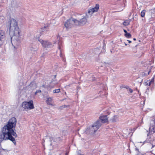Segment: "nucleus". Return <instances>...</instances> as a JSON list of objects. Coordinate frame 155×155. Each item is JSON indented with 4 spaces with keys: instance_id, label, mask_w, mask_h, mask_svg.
<instances>
[{
    "instance_id": "obj_32",
    "label": "nucleus",
    "mask_w": 155,
    "mask_h": 155,
    "mask_svg": "<svg viewBox=\"0 0 155 155\" xmlns=\"http://www.w3.org/2000/svg\"><path fill=\"white\" fill-rule=\"evenodd\" d=\"M133 40H134V41H136V38H134L133 39Z\"/></svg>"
},
{
    "instance_id": "obj_22",
    "label": "nucleus",
    "mask_w": 155,
    "mask_h": 155,
    "mask_svg": "<svg viewBox=\"0 0 155 155\" xmlns=\"http://www.w3.org/2000/svg\"><path fill=\"white\" fill-rule=\"evenodd\" d=\"M136 153H138V154L137 155H142L141 153L139 151V150L137 149H136Z\"/></svg>"
},
{
    "instance_id": "obj_30",
    "label": "nucleus",
    "mask_w": 155,
    "mask_h": 155,
    "mask_svg": "<svg viewBox=\"0 0 155 155\" xmlns=\"http://www.w3.org/2000/svg\"><path fill=\"white\" fill-rule=\"evenodd\" d=\"M144 84L145 85H148V83L147 82H145L144 83Z\"/></svg>"
},
{
    "instance_id": "obj_9",
    "label": "nucleus",
    "mask_w": 155,
    "mask_h": 155,
    "mask_svg": "<svg viewBox=\"0 0 155 155\" xmlns=\"http://www.w3.org/2000/svg\"><path fill=\"white\" fill-rule=\"evenodd\" d=\"M99 5L98 4H96L95 6L89 10L88 13L90 15L92 14L94 12H97L99 9Z\"/></svg>"
},
{
    "instance_id": "obj_34",
    "label": "nucleus",
    "mask_w": 155,
    "mask_h": 155,
    "mask_svg": "<svg viewBox=\"0 0 155 155\" xmlns=\"http://www.w3.org/2000/svg\"><path fill=\"white\" fill-rule=\"evenodd\" d=\"M129 134H130V133H128V135H129Z\"/></svg>"
},
{
    "instance_id": "obj_17",
    "label": "nucleus",
    "mask_w": 155,
    "mask_h": 155,
    "mask_svg": "<svg viewBox=\"0 0 155 155\" xmlns=\"http://www.w3.org/2000/svg\"><path fill=\"white\" fill-rule=\"evenodd\" d=\"M69 107V106L68 105H64L60 106L59 107V109L60 110H62L63 109H64V108Z\"/></svg>"
},
{
    "instance_id": "obj_8",
    "label": "nucleus",
    "mask_w": 155,
    "mask_h": 155,
    "mask_svg": "<svg viewBox=\"0 0 155 155\" xmlns=\"http://www.w3.org/2000/svg\"><path fill=\"white\" fill-rule=\"evenodd\" d=\"M97 121H99L101 124V126L102 123H104L108 121V118L106 115L102 116L100 117L99 120Z\"/></svg>"
},
{
    "instance_id": "obj_4",
    "label": "nucleus",
    "mask_w": 155,
    "mask_h": 155,
    "mask_svg": "<svg viewBox=\"0 0 155 155\" xmlns=\"http://www.w3.org/2000/svg\"><path fill=\"white\" fill-rule=\"evenodd\" d=\"M74 25H76V19L72 18L68 20L64 23V26L67 29L71 28Z\"/></svg>"
},
{
    "instance_id": "obj_18",
    "label": "nucleus",
    "mask_w": 155,
    "mask_h": 155,
    "mask_svg": "<svg viewBox=\"0 0 155 155\" xmlns=\"http://www.w3.org/2000/svg\"><path fill=\"white\" fill-rule=\"evenodd\" d=\"M62 139L60 137H58L54 139V141L57 142H58L61 141Z\"/></svg>"
},
{
    "instance_id": "obj_23",
    "label": "nucleus",
    "mask_w": 155,
    "mask_h": 155,
    "mask_svg": "<svg viewBox=\"0 0 155 155\" xmlns=\"http://www.w3.org/2000/svg\"><path fill=\"white\" fill-rule=\"evenodd\" d=\"M41 91L40 90H37L36 91L35 93V94H36L37 93H41Z\"/></svg>"
},
{
    "instance_id": "obj_28",
    "label": "nucleus",
    "mask_w": 155,
    "mask_h": 155,
    "mask_svg": "<svg viewBox=\"0 0 155 155\" xmlns=\"http://www.w3.org/2000/svg\"><path fill=\"white\" fill-rule=\"evenodd\" d=\"M125 88L126 89H127V90H128V91L129 90V87L128 86H126Z\"/></svg>"
},
{
    "instance_id": "obj_31",
    "label": "nucleus",
    "mask_w": 155,
    "mask_h": 155,
    "mask_svg": "<svg viewBox=\"0 0 155 155\" xmlns=\"http://www.w3.org/2000/svg\"><path fill=\"white\" fill-rule=\"evenodd\" d=\"M127 41H128L129 43H130L131 42V41L129 40H127Z\"/></svg>"
},
{
    "instance_id": "obj_14",
    "label": "nucleus",
    "mask_w": 155,
    "mask_h": 155,
    "mask_svg": "<svg viewBox=\"0 0 155 155\" xmlns=\"http://www.w3.org/2000/svg\"><path fill=\"white\" fill-rule=\"evenodd\" d=\"M118 117L117 115H114L112 117L110 120L112 122H115L118 120Z\"/></svg>"
},
{
    "instance_id": "obj_3",
    "label": "nucleus",
    "mask_w": 155,
    "mask_h": 155,
    "mask_svg": "<svg viewBox=\"0 0 155 155\" xmlns=\"http://www.w3.org/2000/svg\"><path fill=\"white\" fill-rule=\"evenodd\" d=\"M99 121H96L91 126H89L86 129L85 132L88 134H93L94 133L101 127V124Z\"/></svg>"
},
{
    "instance_id": "obj_11",
    "label": "nucleus",
    "mask_w": 155,
    "mask_h": 155,
    "mask_svg": "<svg viewBox=\"0 0 155 155\" xmlns=\"http://www.w3.org/2000/svg\"><path fill=\"white\" fill-rule=\"evenodd\" d=\"M38 48V45L36 44V45L33 44L30 48V50L31 51L35 52H36Z\"/></svg>"
},
{
    "instance_id": "obj_5",
    "label": "nucleus",
    "mask_w": 155,
    "mask_h": 155,
    "mask_svg": "<svg viewBox=\"0 0 155 155\" xmlns=\"http://www.w3.org/2000/svg\"><path fill=\"white\" fill-rule=\"evenodd\" d=\"M22 107L25 109H33L34 108L33 101L31 100L28 102H24L22 104Z\"/></svg>"
},
{
    "instance_id": "obj_6",
    "label": "nucleus",
    "mask_w": 155,
    "mask_h": 155,
    "mask_svg": "<svg viewBox=\"0 0 155 155\" xmlns=\"http://www.w3.org/2000/svg\"><path fill=\"white\" fill-rule=\"evenodd\" d=\"M38 41L41 43L43 47H44L47 48H51L52 46V44L51 42L48 41H44L43 40L38 38Z\"/></svg>"
},
{
    "instance_id": "obj_12",
    "label": "nucleus",
    "mask_w": 155,
    "mask_h": 155,
    "mask_svg": "<svg viewBox=\"0 0 155 155\" xmlns=\"http://www.w3.org/2000/svg\"><path fill=\"white\" fill-rule=\"evenodd\" d=\"M13 4L14 5V6L15 8L20 7L21 5V4L19 1H14Z\"/></svg>"
},
{
    "instance_id": "obj_29",
    "label": "nucleus",
    "mask_w": 155,
    "mask_h": 155,
    "mask_svg": "<svg viewBox=\"0 0 155 155\" xmlns=\"http://www.w3.org/2000/svg\"><path fill=\"white\" fill-rule=\"evenodd\" d=\"M153 83V81H150L149 83V85H150V84H151V83Z\"/></svg>"
},
{
    "instance_id": "obj_16",
    "label": "nucleus",
    "mask_w": 155,
    "mask_h": 155,
    "mask_svg": "<svg viewBox=\"0 0 155 155\" xmlns=\"http://www.w3.org/2000/svg\"><path fill=\"white\" fill-rule=\"evenodd\" d=\"M52 100V98L51 97H49L47 98L46 100V103L50 105L51 104V102Z\"/></svg>"
},
{
    "instance_id": "obj_15",
    "label": "nucleus",
    "mask_w": 155,
    "mask_h": 155,
    "mask_svg": "<svg viewBox=\"0 0 155 155\" xmlns=\"http://www.w3.org/2000/svg\"><path fill=\"white\" fill-rule=\"evenodd\" d=\"M56 75H55L54 76L53 79L50 83V84H51L52 83H53L54 85L57 84V83L56 81Z\"/></svg>"
},
{
    "instance_id": "obj_35",
    "label": "nucleus",
    "mask_w": 155,
    "mask_h": 155,
    "mask_svg": "<svg viewBox=\"0 0 155 155\" xmlns=\"http://www.w3.org/2000/svg\"><path fill=\"white\" fill-rule=\"evenodd\" d=\"M154 9H155V8H154Z\"/></svg>"
},
{
    "instance_id": "obj_19",
    "label": "nucleus",
    "mask_w": 155,
    "mask_h": 155,
    "mask_svg": "<svg viewBox=\"0 0 155 155\" xmlns=\"http://www.w3.org/2000/svg\"><path fill=\"white\" fill-rule=\"evenodd\" d=\"M130 22V20H126L123 22V25L124 26H127L129 24Z\"/></svg>"
},
{
    "instance_id": "obj_7",
    "label": "nucleus",
    "mask_w": 155,
    "mask_h": 155,
    "mask_svg": "<svg viewBox=\"0 0 155 155\" xmlns=\"http://www.w3.org/2000/svg\"><path fill=\"white\" fill-rule=\"evenodd\" d=\"M87 21V19L85 17L81 18L79 21L76 19V26H83L86 23Z\"/></svg>"
},
{
    "instance_id": "obj_27",
    "label": "nucleus",
    "mask_w": 155,
    "mask_h": 155,
    "mask_svg": "<svg viewBox=\"0 0 155 155\" xmlns=\"http://www.w3.org/2000/svg\"><path fill=\"white\" fill-rule=\"evenodd\" d=\"M48 28V27L47 26H45L43 27L42 28V29H47Z\"/></svg>"
},
{
    "instance_id": "obj_26",
    "label": "nucleus",
    "mask_w": 155,
    "mask_h": 155,
    "mask_svg": "<svg viewBox=\"0 0 155 155\" xmlns=\"http://www.w3.org/2000/svg\"><path fill=\"white\" fill-rule=\"evenodd\" d=\"M128 91H130V93H132L133 92V90L130 88H129Z\"/></svg>"
},
{
    "instance_id": "obj_13",
    "label": "nucleus",
    "mask_w": 155,
    "mask_h": 155,
    "mask_svg": "<svg viewBox=\"0 0 155 155\" xmlns=\"http://www.w3.org/2000/svg\"><path fill=\"white\" fill-rule=\"evenodd\" d=\"M123 31L125 33V34H124V36L125 37L127 38H131V35L130 33H128L127 31L124 29H123Z\"/></svg>"
},
{
    "instance_id": "obj_24",
    "label": "nucleus",
    "mask_w": 155,
    "mask_h": 155,
    "mask_svg": "<svg viewBox=\"0 0 155 155\" xmlns=\"http://www.w3.org/2000/svg\"><path fill=\"white\" fill-rule=\"evenodd\" d=\"M1 37H0V48L1 47V46H2V42L1 39Z\"/></svg>"
},
{
    "instance_id": "obj_25",
    "label": "nucleus",
    "mask_w": 155,
    "mask_h": 155,
    "mask_svg": "<svg viewBox=\"0 0 155 155\" xmlns=\"http://www.w3.org/2000/svg\"><path fill=\"white\" fill-rule=\"evenodd\" d=\"M3 33L2 32V31H0V37H1L3 36Z\"/></svg>"
},
{
    "instance_id": "obj_21",
    "label": "nucleus",
    "mask_w": 155,
    "mask_h": 155,
    "mask_svg": "<svg viewBox=\"0 0 155 155\" xmlns=\"http://www.w3.org/2000/svg\"><path fill=\"white\" fill-rule=\"evenodd\" d=\"M60 91V89H55L53 91V92L54 93H58Z\"/></svg>"
},
{
    "instance_id": "obj_10",
    "label": "nucleus",
    "mask_w": 155,
    "mask_h": 155,
    "mask_svg": "<svg viewBox=\"0 0 155 155\" xmlns=\"http://www.w3.org/2000/svg\"><path fill=\"white\" fill-rule=\"evenodd\" d=\"M152 122L154 124V125L149 128V133L152 134L155 133V120L152 121Z\"/></svg>"
},
{
    "instance_id": "obj_33",
    "label": "nucleus",
    "mask_w": 155,
    "mask_h": 155,
    "mask_svg": "<svg viewBox=\"0 0 155 155\" xmlns=\"http://www.w3.org/2000/svg\"><path fill=\"white\" fill-rule=\"evenodd\" d=\"M125 45H127V44H125Z\"/></svg>"
},
{
    "instance_id": "obj_20",
    "label": "nucleus",
    "mask_w": 155,
    "mask_h": 155,
    "mask_svg": "<svg viewBox=\"0 0 155 155\" xmlns=\"http://www.w3.org/2000/svg\"><path fill=\"white\" fill-rule=\"evenodd\" d=\"M146 10H143L141 12V16L142 17H143L145 14Z\"/></svg>"
},
{
    "instance_id": "obj_2",
    "label": "nucleus",
    "mask_w": 155,
    "mask_h": 155,
    "mask_svg": "<svg viewBox=\"0 0 155 155\" xmlns=\"http://www.w3.org/2000/svg\"><path fill=\"white\" fill-rule=\"evenodd\" d=\"M9 30L10 32H12L14 33V35L11 37V40L12 43L15 48V45H18L20 42V30L16 21L12 18L10 19Z\"/></svg>"
},
{
    "instance_id": "obj_1",
    "label": "nucleus",
    "mask_w": 155,
    "mask_h": 155,
    "mask_svg": "<svg viewBox=\"0 0 155 155\" xmlns=\"http://www.w3.org/2000/svg\"><path fill=\"white\" fill-rule=\"evenodd\" d=\"M16 123V119L12 117L8 121L7 125L3 128L2 134L1 135L0 138L3 140H9L16 144V142L15 138L16 137V134L14 131L13 128H15Z\"/></svg>"
}]
</instances>
